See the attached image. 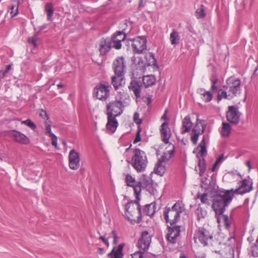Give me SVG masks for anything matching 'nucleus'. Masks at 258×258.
Segmentation results:
<instances>
[{
	"label": "nucleus",
	"mask_w": 258,
	"mask_h": 258,
	"mask_svg": "<svg viewBox=\"0 0 258 258\" xmlns=\"http://www.w3.org/2000/svg\"><path fill=\"white\" fill-rule=\"evenodd\" d=\"M132 145L125 150L126 161L130 163L138 172L145 170L148 163V160L145 153L139 149H135L132 151V156L128 154L132 151Z\"/></svg>",
	"instance_id": "f257e3e1"
},
{
	"label": "nucleus",
	"mask_w": 258,
	"mask_h": 258,
	"mask_svg": "<svg viewBox=\"0 0 258 258\" xmlns=\"http://www.w3.org/2000/svg\"><path fill=\"white\" fill-rule=\"evenodd\" d=\"M241 82L239 79L231 77L227 79L226 83L223 86L224 89H221L218 92V100L222 99H231L240 93Z\"/></svg>",
	"instance_id": "f03ea898"
},
{
	"label": "nucleus",
	"mask_w": 258,
	"mask_h": 258,
	"mask_svg": "<svg viewBox=\"0 0 258 258\" xmlns=\"http://www.w3.org/2000/svg\"><path fill=\"white\" fill-rule=\"evenodd\" d=\"M234 196L233 189L221 190L215 196L212 207L216 215H222L225 208L231 202Z\"/></svg>",
	"instance_id": "7ed1b4c3"
},
{
	"label": "nucleus",
	"mask_w": 258,
	"mask_h": 258,
	"mask_svg": "<svg viewBox=\"0 0 258 258\" xmlns=\"http://www.w3.org/2000/svg\"><path fill=\"white\" fill-rule=\"evenodd\" d=\"M220 218L223 220L225 228L229 231L228 235L222 237L223 239L221 242L223 244L233 247L236 242L234 220L231 216L229 217L226 215H221Z\"/></svg>",
	"instance_id": "20e7f679"
},
{
	"label": "nucleus",
	"mask_w": 258,
	"mask_h": 258,
	"mask_svg": "<svg viewBox=\"0 0 258 258\" xmlns=\"http://www.w3.org/2000/svg\"><path fill=\"white\" fill-rule=\"evenodd\" d=\"M184 211V208L179 203H176L171 209L166 207L164 211V217L167 223L171 225L177 222L180 214Z\"/></svg>",
	"instance_id": "39448f33"
},
{
	"label": "nucleus",
	"mask_w": 258,
	"mask_h": 258,
	"mask_svg": "<svg viewBox=\"0 0 258 258\" xmlns=\"http://www.w3.org/2000/svg\"><path fill=\"white\" fill-rule=\"evenodd\" d=\"M111 88L109 83L102 82L94 88L93 96L101 101H106L110 96Z\"/></svg>",
	"instance_id": "423d86ee"
},
{
	"label": "nucleus",
	"mask_w": 258,
	"mask_h": 258,
	"mask_svg": "<svg viewBox=\"0 0 258 258\" xmlns=\"http://www.w3.org/2000/svg\"><path fill=\"white\" fill-rule=\"evenodd\" d=\"M194 240L196 243L204 246L212 245L213 240L212 235L204 228H199L195 231Z\"/></svg>",
	"instance_id": "0eeeda50"
},
{
	"label": "nucleus",
	"mask_w": 258,
	"mask_h": 258,
	"mask_svg": "<svg viewBox=\"0 0 258 258\" xmlns=\"http://www.w3.org/2000/svg\"><path fill=\"white\" fill-rule=\"evenodd\" d=\"M153 233L146 230L143 231L138 241V247L140 250L146 251L150 246Z\"/></svg>",
	"instance_id": "6e6552de"
},
{
	"label": "nucleus",
	"mask_w": 258,
	"mask_h": 258,
	"mask_svg": "<svg viewBox=\"0 0 258 258\" xmlns=\"http://www.w3.org/2000/svg\"><path fill=\"white\" fill-rule=\"evenodd\" d=\"M107 116L114 117L119 116L123 112L124 105L121 102L112 101L107 105Z\"/></svg>",
	"instance_id": "1a4fd4ad"
},
{
	"label": "nucleus",
	"mask_w": 258,
	"mask_h": 258,
	"mask_svg": "<svg viewBox=\"0 0 258 258\" xmlns=\"http://www.w3.org/2000/svg\"><path fill=\"white\" fill-rule=\"evenodd\" d=\"M197 122L190 134V140L195 145L197 144L199 136L204 133L206 126L205 121L198 119Z\"/></svg>",
	"instance_id": "9d476101"
},
{
	"label": "nucleus",
	"mask_w": 258,
	"mask_h": 258,
	"mask_svg": "<svg viewBox=\"0 0 258 258\" xmlns=\"http://www.w3.org/2000/svg\"><path fill=\"white\" fill-rule=\"evenodd\" d=\"M141 188H145L151 195H155L157 193L156 186L154 184L153 180L145 175H142L140 180Z\"/></svg>",
	"instance_id": "9b49d317"
},
{
	"label": "nucleus",
	"mask_w": 258,
	"mask_h": 258,
	"mask_svg": "<svg viewBox=\"0 0 258 258\" xmlns=\"http://www.w3.org/2000/svg\"><path fill=\"white\" fill-rule=\"evenodd\" d=\"M69 165L72 170H77L80 167V155L78 152L75 149L70 151L69 154Z\"/></svg>",
	"instance_id": "f8f14e48"
},
{
	"label": "nucleus",
	"mask_w": 258,
	"mask_h": 258,
	"mask_svg": "<svg viewBox=\"0 0 258 258\" xmlns=\"http://www.w3.org/2000/svg\"><path fill=\"white\" fill-rule=\"evenodd\" d=\"M147 40L145 37H139L133 40L132 47L134 51L137 53H143L147 48Z\"/></svg>",
	"instance_id": "ddd939ff"
},
{
	"label": "nucleus",
	"mask_w": 258,
	"mask_h": 258,
	"mask_svg": "<svg viewBox=\"0 0 258 258\" xmlns=\"http://www.w3.org/2000/svg\"><path fill=\"white\" fill-rule=\"evenodd\" d=\"M181 227L175 226L172 227H168V233L166 235L167 240L171 243H175L180 235Z\"/></svg>",
	"instance_id": "4468645a"
},
{
	"label": "nucleus",
	"mask_w": 258,
	"mask_h": 258,
	"mask_svg": "<svg viewBox=\"0 0 258 258\" xmlns=\"http://www.w3.org/2000/svg\"><path fill=\"white\" fill-rule=\"evenodd\" d=\"M240 117V113L236 107L233 106H229L226 114V118L228 121L234 124H237L239 122Z\"/></svg>",
	"instance_id": "2eb2a0df"
},
{
	"label": "nucleus",
	"mask_w": 258,
	"mask_h": 258,
	"mask_svg": "<svg viewBox=\"0 0 258 258\" xmlns=\"http://www.w3.org/2000/svg\"><path fill=\"white\" fill-rule=\"evenodd\" d=\"M125 180L127 185L133 188L136 198L139 201L141 191V185H140V181L137 182L135 178L130 175H126Z\"/></svg>",
	"instance_id": "dca6fc26"
},
{
	"label": "nucleus",
	"mask_w": 258,
	"mask_h": 258,
	"mask_svg": "<svg viewBox=\"0 0 258 258\" xmlns=\"http://www.w3.org/2000/svg\"><path fill=\"white\" fill-rule=\"evenodd\" d=\"M125 215L128 220H132V217L133 216L134 213L136 211H138L139 213L141 212L140 206L139 205L138 202L136 203L133 202H129L125 205Z\"/></svg>",
	"instance_id": "f3484780"
},
{
	"label": "nucleus",
	"mask_w": 258,
	"mask_h": 258,
	"mask_svg": "<svg viewBox=\"0 0 258 258\" xmlns=\"http://www.w3.org/2000/svg\"><path fill=\"white\" fill-rule=\"evenodd\" d=\"M125 37L126 35L121 31L114 33L110 39L112 47L116 49L121 48V42L125 39Z\"/></svg>",
	"instance_id": "a211bd4d"
},
{
	"label": "nucleus",
	"mask_w": 258,
	"mask_h": 258,
	"mask_svg": "<svg viewBox=\"0 0 258 258\" xmlns=\"http://www.w3.org/2000/svg\"><path fill=\"white\" fill-rule=\"evenodd\" d=\"M125 62L123 56H119L113 61V68L114 73H125Z\"/></svg>",
	"instance_id": "6ab92c4d"
},
{
	"label": "nucleus",
	"mask_w": 258,
	"mask_h": 258,
	"mask_svg": "<svg viewBox=\"0 0 258 258\" xmlns=\"http://www.w3.org/2000/svg\"><path fill=\"white\" fill-rule=\"evenodd\" d=\"M160 132L162 141L165 144H168L171 136V133L167 122H164L162 124Z\"/></svg>",
	"instance_id": "aec40b11"
},
{
	"label": "nucleus",
	"mask_w": 258,
	"mask_h": 258,
	"mask_svg": "<svg viewBox=\"0 0 258 258\" xmlns=\"http://www.w3.org/2000/svg\"><path fill=\"white\" fill-rule=\"evenodd\" d=\"M99 50L102 55L106 54L108 52L112 46L111 42L109 38H102L99 42Z\"/></svg>",
	"instance_id": "412c9836"
},
{
	"label": "nucleus",
	"mask_w": 258,
	"mask_h": 258,
	"mask_svg": "<svg viewBox=\"0 0 258 258\" xmlns=\"http://www.w3.org/2000/svg\"><path fill=\"white\" fill-rule=\"evenodd\" d=\"M115 75L111 78V84L115 90L125 83L124 73H114Z\"/></svg>",
	"instance_id": "4be33fe9"
},
{
	"label": "nucleus",
	"mask_w": 258,
	"mask_h": 258,
	"mask_svg": "<svg viewBox=\"0 0 258 258\" xmlns=\"http://www.w3.org/2000/svg\"><path fill=\"white\" fill-rule=\"evenodd\" d=\"M252 189V186L250 182L246 179L242 180L241 185L235 190H234V195H243L246 192L250 191Z\"/></svg>",
	"instance_id": "5701e85b"
},
{
	"label": "nucleus",
	"mask_w": 258,
	"mask_h": 258,
	"mask_svg": "<svg viewBox=\"0 0 258 258\" xmlns=\"http://www.w3.org/2000/svg\"><path fill=\"white\" fill-rule=\"evenodd\" d=\"M44 134L46 136H49L51 140V144L55 148L57 146V138L51 131V125L45 120Z\"/></svg>",
	"instance_id": "b1692460"
},
{
	"label": "nucleus",
	"mask_w": 258,
	"mask_h": 258,
	"mask_svg": "<svg viewBox=\"0 0 258 258\" xmlns=\"http://www.w3.org/2000/svg\"><path fill=\"white\" fill-rule=\"evenodd\" d=\"M12 136L15 141L22 144H28L30 143L29 138L24 134L17 131L12 132Z\"/></svg>",
	"instance_id": "393cba45"
},
{
	"label": "nucleus",
	"mask_w": 258,
	"mask_h": 258,
	"mask_svg": "<svg viewBox=\"0 0 258 258\" xmlns=\"http://www.w3.org/2000/svg\"><path fill=\"white\" fill-rule=\"evenodd\" d=\"M116 117L107 116V123L106 125L107 133L110 134L114 133L118 126V122Z\"/></svg>",
	"instance_id": "a878e982"
},
{
	"label": "nucleus",
	"mask_w": 258,
	"mask_h": 258,
	"mask_svg": "<svg viewBox=\"0 0 258 258\" xmlns=\"http://www.w3.org/2000/svg\"><path fill=\"white\" fill-rule=\"evenodd\" d=\"M132 60L135 64V68L137 70V73L143 74L145 71L146 66L143 60L140 58H136L135 56L132 58Z\"/></svg>",
	"instance_id": "bb28decb"
},
{
	"label": "nucleus",
	"mask_w": 258,
	"mask_h": 258,
	"mask_svg": "<svg viewBox=\"0 0 258 258\" xmlns=\"http://www.w3.org/2000/svg\"><path fill=\"white\" fill-rule=\"evenodd\" d=\"M192 125L189 115L185 116L182 122L181 134H184L190 131Z\"/></svg>",
	"instance_id": "cd10ccee"
},
{
	"label": "nucleus",
	"mask_w": 258,
	"mask_h": 258,
	"mask_svg": "<svg viewBox=\"0 0 258 258\" xmlns=\"http://www.w3.org/2000/svg\"><path fill=\"white\" fill-rule=\"evenodd\" d=\"M142 85L141 83L137 81H132L128 88L131 91H132L137 98H139L141 96Z\"/></svg>",
	"instance_id": "c85d7f7f"
},
{
	"label": "nucleus",
	"mask_w": 258,
	"mask_h": 258,
	"mask_svg": "<svg viewBox=\"0 0 258 258\" xmlns=\"http://www.w3.org/2000/svg\"><path fill=\"white\" fill-rule=\"evenodd\" d=\"M123 245L119 244L114 247L111 251L108 254L110 258H123L122 249Z\"/></svg>",
	"instance_id": "c756f323"
},
{
	"label": "nucleus",
	"mask_w": 258,
	"mask_h": 258,
	"mask_svg": "<svg viewBox=\"0 0 258 258\" xmlns=\"http://www.w3.org/2000/svg\"><path fill=\"white\" fill-rule=\"evenodd\" d=\"M205 140V137L204 136L202 141L197 148V149L199 150V153L197 155L198 158H204L207 155V152Z\"/></svg>",
	"instance_id": "7c9ffc66"
},
{
	"label": "nucleus",
	"mask_w": 258,
	"mask_h": 258,
	"mask_svg": "<svg viewBox=\"0 0 258 258\" xmlns=\"http://www.w3.org/2000/svg\"><path fill=\"white\" fill-rule=\"evenodd\" d=\"M231 131V126L227 122H223L220 130V133L222 137L227 138L230 136Z\"/></svg>",
	"instance_id": "2f4dec72"
},
{
	"label": "nucleus",
	"mask_w": 258,
	"mask_h": 258,
	"mask_svg": "<svg viewBox=\"0 0 258 258\" xmlns=\"http://www.w3.org/2000/svg\"><path fill=\"white\" fill-rule=\"evenodd\" d=\"M156 81L155 77L154 75H147L143 78V82L146 87H149L153 85Z\"/></svg>",
	"instance_id": "473e14b6"
},
{
	"label": "nucleus",
	"mask_w": 258,
	"mask_h": 258,
	"mask_svg": "<svg viewBox=\"0 0 258 258\" xmlns=\"http://www.w3.org/2000/svg\"><path fill=\"white\" fill-rule=\"evenodd\" d=\"M19 5V1L18 0H13V4L10 7L9 12L11 15V17H14L18 14V7Z\"/></svg>",
	"instance_id": "72a5a7b5"
},
{
	"label": "nucleus",
	"mask_w": 258,
	"mask_h": 258,
	"mask_svg": "<svg viewBox=\"0 0 258 258\" xmlns=\"http://www.w3.org/2000/svg\"><path fill=\"white\" fill-rule=\"evenodd\" d=\"M165 166V164L158 161L154 168L155 173L160 176L163 175L166 170Z\"/></svg>",
	"instance_id": "f704fd0d"
},
{
	"label": "nucleus",
	"mask_w": 258,
	"mask_h": 258,
	"mask_svg": "<svg viewBox=\"0 0 258 258\" xmlns=\"http://www.w3.org/2000/svg\"><path fill=\"white\" fill-rule=\"evenodd\" d=\"M180 36L176 30H173L170 35V41L172 45H176L179 43Z\"/></svg>",
	"instance_id": "c9c22d12"
},
{
	"label": "nucleus",
	"mask_w": 258,
	"mask_h": 258,
	"mask_svg": "<svg viewBox=\"0 0 258 258\" xmlns=\"http://www.w3.org/2000/svg\"><path fill=\"white\" fill-rule=\"evenodd\" d=\"M200 94L202 99L206 102L210 101L213 98V94L210 91H206L204 89L200 90Z\"/></svg>",
	"instance_id": "e433bc0d"
},
{
	"label": "nucleus",
	"mask_w": 258,
	"mask_h": 258,
	"mask_svg": "<svg viewBox=\"0 0 258 258\" xmlns=\"http://www.w3.org/2000/svg\"><path fill=\"white\" fill-rule=\"evenodd\" d=\"M146 60L148 66H154L157 67L156 60L154 55L152 53H148L146 54Z\"/></svg>",
	"instance_id": "4c0bfd02"
},
{
	"label": "nucleus",
	"mask_w": 258,
	"mask_h": 258,
	"mask_svg": "<svg viewBox=\"0 0 258 258\" xmlns=\"http://www.w3.org/2000/svg\"><path fill=\"white\" fill-rule=\"evenodd\" d=\"M199 163L198 166L199 167V175L200 176H202L205 172L206 169V162L204 158H198Z\"/></svg>",
	"instance_id": "58836bf2"
},
{
	"label": "nucleus",
	"mask_w": 258,
	"mask_h": 258,
	"mask_svg": "<svg viewBox=\"0 0 258 258\" xmlns=\"http://www.w3.org/2000/svg\"><path fill=\"white\" fill-rule=\"evenodd\" d=\"M173 152V150H171L168 151V153H164L158 161L166 164V163L171 157Z\"/></svg>",
	"instance_id": "ea45409f"
},
{
	"label": "nucleus",
	"mask_w": 258,
	"mask_h": 258,
	"mask_svg": "<svg viewBox=\"0 0 258 258\" xmlns=\"http://www.w3.org/2000/svg\"><path fill=\"white\" fill-rule=\"evenodd\" d=\"M127 98H128V96L124 91H119L116 95L115 100L121 102L123 104L124 100L127 99Z\"/></svg>",
	"instance_id": "a19ab883"
},
{
	"label": "nucleus",
	"mask_w": 258,
	"mask_h": 258,
	"mask_svg": "<svg viewBox=\"0 0 258 258\" xmlns=\"http://www.w3.org/2000/svg\"><path fill=\"white\" fill-rule=\"evenodd\" d=\"M45 11L47 12V19L49 21L51 20L53 14V5L51 3L46 4Z\"/></svg>",
	"instance_id": "79ce46f5"
},
{
	"label": "nucleus",
	"mask_w": 258,
	"mask_h": 258,
	"mask_svg": "<svg viewBox=\"0 0 258 258\" xmlns=\"http://www.w3.org/2000/svg\"><path fill=\"white\" fill-rule=\"evenodd\" d=\"M196 13V16L198 19L204 18L206 15L204 6L201 5L200 7L197 10Z\"/></svg>",
	"instance_id": "37998d69"
},
{
	"label": "nucleus",
	"mask_w": 258,
	"mask_h": 258,
	"mask_svg": "<svg viewBox=\"0 0 258 258\" xmlns=\"http://www.w3.org/2000/svg\"><path fill=\"white\" fill-rule=\"evenodd\" d=\"M22 124L27 125L33 130H35L37 127L36 124L29 119L22 121Z\"/></svg>",
	"instance_id": "c03bdc74"
},
{
	"label": "nucleus",
	"mask_w": 258,
	"mask_h": 258,
	"mask_svg": "<svg viewBox=\"0 0 258 258\" xmlns=\"http://www.w3.org/2000/svg\"><path fill=\"white\" fill-rule=\"evenodd\" d=\"M251 251L252 255L258 256V239L257 238L255 243L251 247Z\"/></svg>",
	"instance_id": "a18cd8bd"
},
{
	"label": "nucleus",
	"mask_w": 258,
	"mask_h": 258,
	"mask_svg": "<svg viewBox=\"0 0 258 258\" xmlns=\"http://www.w3.org/2000/svg\"><path fill=\"white\" fill-rule=\"evenodd\" d=\"M196 214L198 220H200L206 216L207 213L206 211H203L201 208H198L196 211Z\"/></svg>",
	"instance_id": "49530a36"
},
{
	"label": "nucleus",
	"mask_w": 258,
	"mask_h": 258,
	"mask_svg": "<svg viewBox=\"0 0 258 258\" xmlns=\"http://www.w3.org/2000/svg\"><path fill=\"white\" fill-rule=\"evenodd\" d=\"M197 198L200 199L201 202L203 204H209V199L208 198V194L204 193L202 195H198Z\"/></svg>",
	"instance_id": "de8ad7c7"
},
{
	"label": "nucleus",
	"mask_w": 258,
	"mask_h": 258,
	"mask_svg": "<svg viewBox=\"0 0 258 258\" xmlns=\"http://www.w3.org/2000/svg\"><path fill=\"white\" fill-rule=\"evenodd\" d=\"M145 251L142 252L141 250L138 251L132 254V258H147Z\"/></svg>",
	"instance_id": "09e8293b"
},
{
	"label": "nucleus",
	"mask_w": 258,
	"mask_h": 258,
	"mask_svg": "<svg viewBox=\"0 0 258 258\" xmlns=\"http://www.w3.org/2000/svg\"><path fill=\"white\" fill-rule=\"evenodd\" d=\"M151 208V205H148L146 206L144 209V212L149 216H152L154 215L155 212V210L154 209L150 210V208Z\"/></svg>",
	"instance_id": "8fccbe9b"
},
{
	"label": "nucleus",
	"mask_w": 258,
	"mask_h": 258,
	"mask_svg": "<svg viewBox=\"0 0 258 258\" xmlns=\"http://www.w3.org/2000/svg\"><path fill=\"white\" fill-rule=\"evenodd\" d=\"M201 186L203 188H204L206 189H208L210 187L211 180L207 178H205V179L203 178L201 181Z\"/></svg>",
	"instance_id": "3c124183"
},
{
	"label": "nucleus",
	"mask_w": 258,
	"mask_h": 258,
	"mask_svg": "<svg viewBox=\"0 0 258 258\" xmlns=\"http://www.w3.org/2000/svg\"><path fill=\"white\" fill-rule=\"evenodd\" d=\"M38 39V36L36 35H34V36L30 37L28 40V43L32 44L34 47H36L37 45V41Z\"/></svg>",
	"instance_id": "603ef678"
},
{
	"label": "nucleus",
	"mask_w": 258,
	"mask_h": 258,
	"mask_svg": "<svg viewBox=\"0 0 258 258\" xmlns=\"http://www.w3.org/2000/svg\"><path fill=\"white\" fill-rule=\"evenodd\" d=\"M134 121L138 124H140L142 120L139 118V113L137 112H136L134 114Z\"/></svg>",
	"instance_id": "864d4df0"
},
{
	"label": "nucleus",
	"mask_w": 258,
	"mask_h": 258,
	"mask_svg": "<svg viewBox=\"0 0 258 258\" xmlns=\"http://www.w3.org/2000/svg\"><path fill=\"white\" fill-rule=\"evenodd\" d=\"M110 237L113 239V243L116 244L118 241V237L117 236V233L114 230H112L111 233Z\"/></svg>",
	"instance_id": "5fc2aeb1"
},
{
	"label": "nucleus",
	"mask_w": 258,
	"mask_h": 258,
	"mask_svg": "<svg viewBox=\"0 0 258 258\" xmlns=\"http://www.w3.org/2000/svg\"><path fill=\"white\" fill-rule=\"evenodd\" d=\"M39 116L42 118H44V119H45V120L47 121V120L48 119V117L45 111L42 110L39 113Z\"/></svg>",
	"instance_id": "6e6d98bb"
},
{
	"label": "nucleus",
	"mask_w": 258,
	"mask_h": 258,
	"mask_svg": "<svg viewBox=\"0 0 258 258\" xmlns=\"http://www.w3.org/2000/svg\"><path fill=\"white\" fill-rule=\"evenodd\" d=\"M217 83V80H214L212 81V86L211 88V90L212 91H215L217 90V87L216 86V84Z\"/></svg>",
	"instance_id": "4d7b16f0"
},
{
	"label": "nucleus",
	"mask_w": 258,
	"mask_h": 258,
	"mask_svg": "<svg viewBox=\"0 0 258 258\" xmlns=\"http://www.w3.org/2000/svg\"><path fill=\"white\" fill-rule=\"evenodd\" d=\"M223 159H224L223 155H221L216 160L215 164H216V165H218L219 164H220V163H221L222 162V161H223Z\"/></svg>",
	"instance_id": "13d9d810"
},
{
	"label": "nucleus",
	"mask_w": 258,
	"mask_h": 258,
	"mask_svg": "<svg viewBox=\"0 0 258 258\" xmlns=\"http://www.w3.org/2000/svg\"><path fill=\"white\" fill-rule=\"evenodd\" d=\"M223 159H224L223 155H221L216 160L215 164H216V165H218L219 164H220V163H221L222 162V161H223Z\"/></svg>",
	"instance_id": "bf43d9fd"
},
{
	"label": "nucleus",
	"mask_w": 258,
	"mask_h": 258,
	"mask_svg": "<svg viewBox=\"0 0 258 258\" xmlns=\"http://www.w3.org/2000/svg\"><path fill=\"white\" fill-rule=\"evenodd\" d=\"M140 131H138L137 133V135H136V138L134 141V143L135 144V143H137L138 142H139V141H141V137H140Z\"/></svg>",
	"instance_id": "052dcab7"
},
{
	"label": "nucleus",
	"mask_w": 258,
	"mask_h": 258,
	"mask_svg": "<svg viewBox=\"0 0 258 258\" xmlns=\"http://www.w3.org/2000/svg\"><path fill=\"white\" fill-rule=\"evenodd\" d=\"M100 239L107 245V247L109 246V242H108V240L104 236H100Z\"/></svg>",
	"instance_id": "680f3d73"
},
{
	"label": "nucleus",
	"mask_w": 258,
	"mask_h": 258,
	"mask_svg": "<svg viewBox=\"0 0 258 258\" xmlns=\"http://www.w3.org/2000/svg\"><path fill=\"white\" fill-rule=\"evenodd\" d=\"M104 249L102 248L99 247L97 249V253L100 254H103L104 253Z\"/></svg>",
	"instance_id": "e2e57ef3"
},
{
	"label": "nucleus",
	"mask_w": 258,
	"mask_h": 258,
	"mask_svg": "<svg viewBox=\"0 0 258 258\" xmlns=\"http://www.w3.org/2000/svg\"><path fill=\"white\" fill-rule=\"evenodd\" d=\"M6 74L7 73L5 72V71L4 70L0 71V78H4Z\"/></svg>",
	"instance_id": "0e129e2a"
},
{
	"label": "nucleus",
	"mask_w": 258,
	"mask_h": 258,
	"mask_svg": "<svg viewBox=\"0 0 258 258\" xmlns=\"http://www.w3.org/2000/svg\"><path fill=\"white\" fill-rule=\"evenodd\" d=\"M11 64H9L8 66H7V67H6V69L5 70H4L5 71V72L7 74L8 73V72L11 70Z\"/></svg>",
	"instance_id": "69168bd1"
},
{
	"label": "nucleus",
	"mask_w": 258,
	"mask_h": 258,
	"mask_svg": "<svg viewBox=\"0 0 258 258\" xmlns=\"http://www.w3.org/2000/svg\"><path fill=\"white\" fill-rule=\"evenodd\" d=\"M246 165L248 166L249 170H250L251 168L250 162L249 161H246Z\"/></svg>",
	"instance_id": "338daca9"
},
{
	"label": "nucleus",
	"mask_w": 258,
	"mask_h": 258,
	"mask_svg": "<svg viewBox=\"0 0 258 258\" xmlns=\"http://www.w3.org/2000/svg\"><path fill=\"white\" fill-rule=\"evenodd\" d=\"M217 166L218 165H216V164L214 163V164L213 165V167L211 169V172H214L215 170V169H216V168Z\"/></svg>",
	"instance_id": "774afa93"
}]
</instances>
